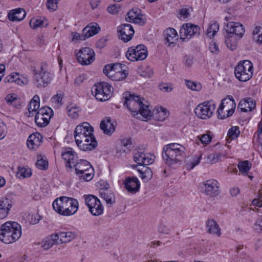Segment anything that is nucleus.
I'll use <instances>...</instances> for the list:
<instances>
[{"instance_id": "obj_45", "label": "nucleus", "mask_w": 262, "mask_h": 262, "mask_svg": "<svg viewBox=\"0 0 262 262\" xmlns=\"http://www.w3.org/2000/svg\"><path fill=\"white\" fill-rule=\"evenodd\" d=\"M186 86L189 89L193 91H200L202 88V85L199 83H196L190 80H186Z\"/></svg>"}, {"instance_id": "obj_36", "label": "nucleus", "mask_w": 262, "mask_h": 262, "mask_svg": "<svg viewBox=\"0 0 262 262\" xmlns=\"http://www.w3.org/2000/svg\"><path fill=\"white\" fill-rule=\"evenodd\" d=\"M140 177L144 182H148L152 177V172L150 168L143 166L141 169H137Z\"/></svg>"}, {"instance_id": "obj_22", "label": "nucleus", "mask_w": 262, "mask_h": 262, "mask_svg": "<svg viewBox=\"0 0 262 262\" xmlns=\"http://www.w3.org/2000/svg\"><path fill=\"white\" fill-rule=\"evenodd\" d=\"M12 206V201L8 198L0 199V219H4L8 216Z\"/></svg>"}, {"instance_id": "obj_40", "label": "nucleus", "mask_w": 262, "mask_h": 262, "mask_svg": "<svg viewBox=\"0 0 262 262\" xmlns=\"http://www.w3.org/2000/svg\"><path fill=\"white\" fill-rule=\"evenodd\" d=\"M219 29V24L216 22L213 23L208 26L206 30V35L208 37L211 38L215 35L216 33L218 31Z\"/></svg>"}, {"instance_id": "obj_5", "label": "nucleus", "mask_w": 262, "mask_h": 262, "mask_svg": "<svg viewBox=\"0 0 262 262\" xmlns=\"http://www.w3.org/2000/svg\"><path fill=\"white\" fill-rule=\"evenodd\" d=\"M21 227L15 222H7L1 227L0 240L7 244L15 242L21 236Z\"/></svg>"}, {"instance_id": "obj_48", "label": "nucleus", "mask_w": 262, "mask_h": 262, "mask_svg": "<svg viewBox=\"0 0 262 262\" xmlns=\"http://www.w3.org/2000/svg\"><path fill=\"white\" fill-rule=\"evenodd\" d=\"M42 24L43 21L40 18H33L30 21V26L32 28L34 29L40 27L42 25Z\"/></svg>"}, {"instance_id": "obj_51", "label": "nucleus", "mask_w": 262, "mask_h": 262, "mask_svg": "<svg viewBox=\"0 0 262 262\" xmlns=\"http://www.w3.org/2000/svg\"><path fill=\"white\" fill-rule=\"evenodd\" d=\"M189 16V13L188 9L186 8H183L179 10L178 17L181 19L184 20L187 18Z\"/></svg>"}, {"instance_id": "obj_15", "label": "nucleus", "mask_w": 262, "mask_h": 262, "mask_svg": "<svg viewBox=\"0 0 262 262\" xmlns=\"http://www.w3.org/2000/svg\"><path fill=\"white\" fill-rule=\"evenodd\" d=\"M200 29L197 25L187 23L184 24L180 29V37L183 41L189 40L192 37L200 34Z\"/></svg>"}, {"instance_id": "obj_33", "label": "nucleus", "mask_w": 262, "mask_h": 262, "mask_svg": "<svg viewBox=\"0 0 262 262\" xmlns=\"http://www.w3.org/2000/svg\"><path fill=\"white\" fill-rule=\"evenodd\" d=\"M100 127L103 130V133L107 135H111L115 129V126L111 122L110 118L102 120L100 124Z\"/></svg>"}, {"instance_id": "obj_50", "label": "nucleus", "mask_w": 262, "mask_h": 262, "mask_svg": "<svg viewBox=\"0 0 262 262\" xmlns=\"http://www.w3.org/2000/svg\"><path fill=\"white\" fill-rule=\"evenodd\" d=\"M59 0H48L47 3L48 9L51 11H55L57 8V4Z\"/></svg>"}, {"instance_id": "obj_41", "label": "nucleus", "mask_w": 262, "mask_h": 262, "mask_svg": "<svg viewBox=\"0 0 262 262\" xmlns=\"http://www.w3.org/2000/svg\"><path fill=\"white\" fill-rule=\"evenodd\" d=\"M32 172L30 168L25 167H18L17 172V177L18 178H28L31 176Z\"/></svg>"}, {"instance_id": "obj_1", "label": "nucleus", "mask_w": 262, "mask_h": 262, "mask_svg": "<svg viewBox=\"0 0 262 262\" xmlns=\"http://www.w3.org/2000/svg\"><path fill=\"white\" fill-rule=\"evenodd\" d=\"M61 157L65 161L66 168H75L76 174L84 181H90L94 176V169L90 162L85 160H78L76 152L71 148H64Z\"/></svg>"}, {"instance_id": "obj_4", "label": "nucleus", "mask_w": 262, "mask_h": 262, "mask_svg": "<svg viewBox=\"0 0 262 262\" xmlns=\"http://www.w3.org/2000/svg\"><path fill=\"white\" fill-rule=\"evenodd\" d=\"M52 206L54 210L59 214L70 216L77 211L79 204L75 199L63 196L55 199Z\"/></svg>"}, {"instance_id": "obj_63", "label": "nucleus", "mask_w": 262, "mask_h": 262, "mask_svg": "<svg viewBox=\"0 0 262 262\" xmlns=\"http://www.w3.org/2000/svg\"><path fill=\"white\" fill-rule=\"evenodd\" d=\"M209 50L214 54H217L219 51V47L214 42H212L209 46Z\"/></svg>"}, {"instance_id": "obj_43", "label": "nucleus", "mask_w": 262, "mask_h": 262, "mask_svg": "<svg viewBox=\"0 0 262 262\" xmlns=\"http://www.w3.org/2000/svg\"><path fill=\"white\" fill-rule=\"evenodd\" d=\"M240 134L239 128L237 126H232L228 130L227 136L228 138L233 140L237 138Z\"/></svg>"}, {"instance_id": "obj_26", "label": "nucleus", "mask_w": 262, "mask_h": 262, "mask_svg": "<svg viewBox=\"0 0 262 262\" xmlns=\"http://www.w3.org/2000/svg\"><path fill=\"white\" fill-rule=\"evenodd\" d=\"M42 136L40 134L36 133L29 136L27 140V146L32 150H36L40 145Z\"/></svg>"}, {"instance_id": "obj_53", "label": "nucleus", "mask_w": 262, "mask_h": 262, "mask_svg": "<svg viewBox=\"0 0 262 262\" xmlns=\"http://www.w3.org/2000/svg\"><path fill=\"white\" fill-rule=\"evenodd\" d=\"M221 157V154L220 153L216 152L208 155V159L211 163H214L218 161V160L220 159Z\"/></svg>"}, {"instance_id": "obj_31", "label": "nucleus", "mask_w": 262, "mask_h": 262, "mask_svg": "<svg viewBox=\"0 0 262 262\" xmlns=\"http://www.w3.org/2000/svg\"><path fill=\"white\" fill-rule=\"evenodd\" d=\"M60 244L58 234L56 233L45 238L42 242V247L45 250H48L54 245Z\"/></svg>"}, {"instance_id": "obj_28", "label": "nucleus", "mask_w": 262, "mask_h": 262, "mask_svg": "<svg viewBox=\"0 0 262 262\" xmlns=\"http://www.w3.org/2000/svg\"><path fill=\"white\" fill-rule=\"evenodd\" d=\"M255 101L251 98L248 97L241 100L238 108L243 112H250L255 107Z\"/></svg>"}, {"instance_id": "obj_13", "label": "nucleus", "mask_w": 262, "mask_h": 262, "mask_svg": "<svg viewBox=\"0 0 262 262\" xmlns=\"http://www.w3.org/2000/svg\"><path fill=\"white\" fill-rule=\"evenodd\" d=\"M215 108L213 101H205L199 104L195 109V115L202 119H207L210 118Z\"/></svg>"}, {"instance_id": "obj_14", "label": "nucleus", "mask_w": 262, "mask_h": 262, "mask_svg": "<svg viewBox=\"0 0 262 262\" xmlns=\"http://www.w3.org/2000/svg\"><path fill=\"white\" fill-rule=\"evenodd\" d=\"M53 115V110L49 107L44 106L39 108L35 115V122L39 127H45L50 122Z\"/></svg>"}, {"instance_id": "obj_29", "label": "nucleus", "mask_w": 262, "mask_h": 262, "mask_svg": "<svg viewBox=\"0 0 262 262\" xmlns=\"http://www.w3.org/2000/svg\"><path fill=\"white\" fill-rule=\"evenodd\" d=\"M40 105V99L38 95H35L31 99L28 106V112L26 113L28 117L33 116L34 113H36L39 110Z\"/></svg>"}, {"instance_id": "obj_25", "label": "nucleus", "mask_w": 262, "mask_h": 262, "mask_svg": "<svg viewBox=\"0 0 262 262\" xmlns=\"http://www.w3.org/2000/svg\"><path fill=\"white\" fill-rule=\"evenodd\" d=\"M165 37V43L170 46L171 45H175L178 39V35L175 29L169 28L166 29L164 32Z\"/></svg>"}, {"instance_id": "obj_16", "label": "nucleus", "mask_w": 262, "mask_h": 262, "mask_svg": "<svg viewBox=\"0 0 262 262\" xmlns=\"http://www.w3.org/2000/svg\"><path fill=\"white\" fill-rule=\"evenodd\" d=\"M78 62L82 65H89L95 60V53L93 49L88 48H82L77 54Z\"/></svg>"}, {"instance_id": "obj_64", "label": "nucleus", "mask_w": 262, "mask_h": 262, "mask_svg": "<svg viewBox=\"0 0 262 262\" xmlns=\"http://www.w3.org/2000/svg\"><path fill=\"white\" fill-rule=\"evenodd\" d=\"M183 61L185 65L189 67L193 63V57L191 56L186 55L184 57Z\"/></svg>"}, {"instance_id": "obj_44", "label": "nucleus", "mask_w": 262, "mask_h": 262, "mask_svg": "<svg viewBox=\"0 0 262 262\" xmlns=\"http://www.w3.org/2000/svg\"><path fill=\"white\" fill-rule=\"evenodd\" d=\"M157 118L160 121H163L168 116L169 112L165 108L160 107L156 110Z\"/></svg>"}, {"instance_id": "obj_49", "label": "nucleus", "mask_w": 262, "mask_h": 262, "mask_svg": "<svg viewBox=\"0 0 262 262\" xmlns=\"http://www.w3.org/2000/svg\"><path fill=\"white\" fill-rule=\"evenodd\" d=\"M232 35H228L225 39V43L227 47L231 50H234L236 48V42L235 41L232 42L231 40Z\"/></svg>"}, {"instance_id": "obj_7", "label": "nucleus", "mask_w": 262, "mask_h": 262, "mask_svg": "<svg viewBox=\"0 0 262 262\" xmlns=\"http://www.w3.org/2000/svg\"><path fill=\"white\" fill-rule=\"evenodd\" d=\"M253 64L250 61H241L234 69L235 76L241 81H247L250 79L253 75Z\"/></svg>"}, {"instance_id": "obj_37", "label": "nucleus", "mask_w": 262, "mask_h": 262, "mask_svg": "<svg viewBox=\"0 0 262 262\" xmlns=\"http://www.w3.org/2000/svg\"><path fill=\"white\" fill-rule=\"evenodd\" d=\"M114 71V72H126L122 69V65L119 63H116L113 64H108L103 68V71L105 75H107L109 72Z\"/></svg>"}, {"instance_id": "obj_62", "label": "nucleus", "mask_w": 262, "mask_h": 262, "mask_svg": "<svg viewBox=\"0 0 262 262\" xmlns=\"http://www.w3.org/2000/svg\"><path fill=\"white\" fill-rule=\"evenodd\" d=\"M16 99V96L14 94H9L5 98V100L8 104H12Z\"/></svg>"}, {"instance_id": "obj_10", "label": "nucleus", "mask_w": 262, "mask_h": 262, "mask_svg": "<svg viewBox=\"0 0 262 262\" xmlns=\"http://www.w3.org/2000/svg\"><path fill=\"white\" fill-rule=\"evenodd\" d=\"M146 47L143 45H139L129 48L126 53V58L131 61L143 60L147 56Z\"/></svg>"}, {"instance_id": "obj_56", "label": "nucleus", "mask_w": 262, "mask_h": 262, "mask_svg": "<svg viewBox=\"0 0 262 262\" xmlns=\"http://www.w3.org/2000/svg\"><path fill=\"white\" fill-rule=\"evenodd\" d=\"M120 8V7L119 5L115 4L114 5L109 6L107 8V11L111 14H115L118 12Z\"/></svg>"}, {"instance_id": "obj_19", "label": "nucleus", "mask_w": 262, "mask_h": 262, "mask_svg": "<svg viewBox=\"0 0 262 262\" xmlns=\"http://www.w3.org/2000/svg\"><path fill=\"white\" fill-rule=\"evenodd\" d=\"M205 193L211 197L217 196L220 193L219 183L214 179L208 180L204 183Z\"/></svg>"}, {"instance_id": "obj_42", "label": "nucleus", "mask_w": 262, "mask_h": 262, "mask_svg": "<svg viewBox=\"0 0 262 262\" xmlns=\"http://www.w3.org/2000/svg\"><path fill=\"white\" fill-rule=\"evenodd\" d=\"M251 167V164L248 161H244L239 162L238 164V168L239 172L243 174H247Z\"/></svg>"}, {"instance_id": "obj_3", "label": "nucleus", "mask_w": 262, "mask_h": 262, "mask_svg": "<svg viewBox=\"0 0 262 262\" xmlns=\"http://www.w3.org/2000/svg\"><path fill=\"white\" fill-rule=\"evenodd\" d=\"M185 148L178 143H170L164 146L162 157L165 164L176 168L181 164L185 154Z\"/></svg>"}, {"instance_id": "obj_55", "label": "nucleus", "mask_w": 262, "mask_h": 262, "mask_svg": "<svg viewBox=\"0 0 262 262\" xmlns=\"http://www.w3.org/2000/svg\"><path fill=\"white\" fill-rule=\"evenodd\" d=\"M41 220L40 216L38 214H32L29 216V222L31 224H37Z\"/></svg>"}, {"instance_id": "obj_60", "label": "nucleus", "mask_w": 262, "mask_h": 262, "mask_svg": "<svg viewBox=\"0 0 262 262\" xmlns=\"http://www.w3.org/2000/svg\"><path fill=\"white\" fill-rule=\"evenodd\" d=\"M160 233L168 234L170 233V229L165 225L161 224L158 227Z\"/></svg>"}, {"instance_id": "obj_57", "label": "nucleus", "mask_w": 262, "mask_h": 262, "mask_svg": "<svg viewBox=\"0 0 262 262\" xmlns=\"http://www.w3.org/2000/svg\"><path fill=\"white\" fill-rule=\"evenodd\" d=\"M6 126L0 119V140L3 139L6 135Z\"/></svg>"}, {"instance_id": "obj_11", "label": "nucleus", "mask_w": 262, "mask_h": 262, "mask_svg": "<svg viewBox=\"0 0 262 262\" xmlns=\"http://www.w3.org/2000/svg\"><path fill=\"white\" fill-rule=\"evenodd\" d=\"M76 143L80 149L83 151H91L96 147L97 142L94 136L88 135L74 137Z\"/></svg>"}, {"instance_id": "obj_21", "label": "nucleus", "mask_w": 262, "mask_h": 262, "mask_svg": "<svg viewBox=\"0 0 262 262\" xmlns=\"http://www.w3.org/2000/svg\"><path fill=\"white\" fill-rule=\"evenodd\" d=\"M245 29L241 24L236 22H230L226 26V32L228 35L234 34L239 38L243 37L245 33Z\"/></svg>"}, {"instance_id": "obj_30", "label": "nucleus", "mask_w": 262, "mask_h": 262, "mask_svg": "<svg viewBox=\"0 0 262 262\" xmlns=\"http://www.w3.org/2000/svg\"><path fill=\"white\" fill-rule=\"evenodd\" d=\"M26 14L25 10L19 8L10 11L8 14V17L11 21H20L24 19Z\"/></svg>"}, {"instance_id": "obj_35", "label": "nucleus", "mask_w": 262, "mask_h": 262, "mask_svg": "<svg viewBox=\"0 0 262 262\" xmlns=\"http://www.w3.org/2000/svg\"><path fill=\"white\" fill-rule=\"evenodd\" d=\"M58 234L59 241L60 244L68 243L75 239L77 234L74 232H60Z\"/></svg>"}, {"instance_id": "obj_52", "label": "nucleus", "mask_w": 262, "mask_h": 262, "mask_svg": "<svg viewBox=\"0 0 262 262\" xmlns=\"http://www.w3.org/2000/svg\"><path fill=\"white\" fill-rule=\"evenodd\" d=\"M198 138H199L201 142L205 145H207L210 143L212 140V137L208 134L203 135L200 137H198Z\"/></svg>"}, {"instance_id": "obj_32", "label": "nucleus", "mask_w": 262, "mask_h": 262, "mask_svg": "<svg viewBox=\"0 0 262 262\" xmlns=\"http://www.w3.org/2000/svg\"><path fill=\"white\" fill-rule=\"evenodd\" d=\"M207 231L210 234L220 236L221 229L217 222L213 219H208L206 222Z\"/></svg>"}, {"instance_id": "obj_6", "label": "nucleus", "mask_w": 262, "mask_h": 262, "mask_svg": "<svg viewBox=\"0 0 262 262\" xmlns=\"http://www.w3.org/2000/svg\"><path fill=\"white\" fill-rule=\"evenodd\" d=\"M31 71L33 73V79L37 88L46 87L50 82L51 76L48 71V65L41 62L38 66H32Z\"/></svg>"}, {"instance_id": "obj_23", "label": "nucleus", "mask_w": 262, "mask_h": 262, "mask_svg": "<svg viewBox=\"0 0 262 262\" xmlns=\"http://www.w3.org/2000/svg\"><path fill=\"white\" fill-rule=\"evenodd\" d=\"M93 128L88 122H83L76 127L74 137L92 135Z\"/></svg>"}, {"instance_id": "obj_46", "label": "nucleus", "mask_w": 262, "mask_h": 262, "mask_svg": "<svg viewBox=\"0 0 262 262\" xmlns=\"http://www.w3.org/2000/svg\"><path fill=\"white\" fill-rule=\"evenodd\" d=\"M80 109L78 107H72L68 110V116L73 118H77L79 116Z\"/></svg>"}, {"instance_id": "obj_34", "label": "nucleus", "mask_w": 262, "mask_h": 262, "mask_svg": "<svg viewBox=\"0 0 262 262\" xmlns=\"http://www.w3.org/2000/svg\"><path fill=\"white\" fill-rule=\"evenodd\" d=\"M132 148L131 138H123L121 140V145L117 149V152L121 154L128 152Z\"/></svg>"}, {"instance_id": "obj_61", "label": "nucleus", "mask_w": 262, "mask_h": 262, "mask_svg": "<svg viewBox=\"0 0 262 262\" xmlns=\"http://www.w3.org/2000/svg\"><path fill=\"white\" fill-rule=\"evenodd\" d=\"M200 163V159L198 158L196 160H193L190 163H188L186 164V168L188 170L192 169L196 165Z\"/></svg>"}, {"instance_id": "obj_54", "label": "nucleus", "mask_w": 262, "mask_h": 262, "mask_svg": "<svg viewBox=\"0 0 262 262\" xmlns=\"http://www.w3.org/2000/svg\"><path fill=\"white\" fill-rule=\"evenodd\" d=\"M254 229L257 232L262 231V216L258 217L254 225Z\"/></svg>"}, {"instance_id": "obj_27", "label": "nucleus", "mask_w": 262, "mask_h": 262, "mask_svg": "<svg viewBox=\"0 0 262 262\" xmlns=\"http://www.w3.org/2000/svg\"><path fill=\"white\" fill-rule=\"evenodd\" d=\"M100 197L104 200L107 206H111L115 202V195L113 192L108 189H101L99 191Z\"/></svg>"}, {"instance_id": "obj_12", "label": "nucleus", "mask_w": 262, "mask_h": 262, "mask_svg": "<svg viewBox=\"0 0 262 262\" xmlns=\"http://www.w3.org/2000/svg\"><path fill=\"white\" fill-rule=\"evenodd\" d=\"M85 205L93 215L99 216L103 213V207L99 199L94 195H84Z\"/></svg>"}, {"instance_id": "obj_47", "label": "nucleus", "mask_w": 262, "mask_h": 262, "mask_svg": "<svg viewBox=\"0 0 262 262\" xmlns=\"http://www.w3.org/2000/svg\"><path fill=\"white\" fill-rule=\"evenodd\" d=\"M36 166L39 169H46L48 167V162L42 158L38 159L36 163Z\"/></svg>"}, {"instance_id": "obj_8", "label": "nucleus", "mask_w": 262, "mask_h": 262, "mask_svg": "<svg viewBox=\"0 0 262 262\" xmlns=\"http://www.w3.org/2000/svg\"><path fill=\"white\" fill-rule=\"evenodd\" d=\"M113 88L109 83L105 82L95 84L92 89V92L95 98L100 101L108 100L112 96Z\"/></svg>"}, {"instance_id": "obj_24", "label": "nucleus", "mask_w": 262, "mask_h": 262, "mask_svg": "<svg viewBox=\"0 0 262 262\" xmlns=\"http://www.w3.org/2000/svg\"><path fill=\"white\" fill-rule=\"evenodd\" d=\"M124 184L127 191L132 193L136 192L139 190L140 188V182L138 179L135 177L126 178Z\"/></svg>"}, {"instance_id": "obj_20", "label": "nucleus", "mask_w": 262, "mask_h": 262, "mask_svg": "<svg viewBox=\"0 0 262 262\" xmlns=\"http://www.w3.org/2000/svg\"><path fill=\"white\" fill-rule=\"evenodd\" d=\"M134 160L139 165H148L152 164L155 160V157L149 154H145L139 151H135Z\"/></svg>"}, {"instance_id": "obj_39", "label": "nucleus", "mask_w": 262, "mask_h": 262, "mask_svg": "<svg viewBox=\"0 0 262 262\" xmlns=\"http://www.w3.org/2000/svg\"><path fill=\"white\" fill-rule=\"evenodd\" d=\"M253 38L258 43H262V27L256 26L253 30Z\"/></svg>"}, {"instance_id": "obj_2", "label": "nucleus", "mask_w": 262, "mask_h": 262, "mask_svg": "<svg viewBox=\"0 0 262 262\" xmlns=\"http://www.w3.org/2000/svg\"><path fill=\"white\" fill-rule=\"evenodd\" d=\"M124 99V104L126 105L128 110L133 115L137 118L141 116L148 119L152 115V112L147 104L143 102L144 99L140 98L139 96L132 95L129 92L123 94Z\"/></svg>"}, {"instance_id": "obj_59", "label": "nucleus", "mask_w": 262, "mask_h": 262, "mask_svg": "<svg viewBox=\"0 0 262 262\" xmlns=\"http://www.w3.org/2000/svg\"><path fill=\"white\" fill-rule=\"evenodd\" d=\"M160 89L164 92H169L172 90L171 84L167 83L161 84L159 85Z\"/></svg>"}, {"instance_id": "obj_17", "label": "nucleus", "mask_w": 262, "mask_h": 262, "mask_svg": "<svg viewBox=\"0 0 262 262\" xmlns=\"http://www.w3.org/2000/svg\"><path fill=\"white\" fill-rule=\"evenodd\" d=\"M119 37L124 42H127L133 38L135 31L130 24H122L118 27Z\"/></svg>"}, {"instance_id": "obj_9", "label": "nucleus", "mask_w": 262, "mask_h": 262, "mask_svg": "<svg viewBox=\"0 0 262 262\" xmlns=\"http://www.w3.org/2000/svg\"><path fill=\"white\" fill-rule=\"evenodd\" d=\"M236 107L235 102L231 96L223 99L217 110L218 118L224 119L231 116L234 112Z\"/></svg>"}, {"instance_id": "obj_38", "label": "nucleus", "mask_w": 262, "mask_h": 262, "mask_svg": "<svg viewBox=\"0 0 262 262\" xmlns=\"http://www.w3.org/2000/svg\"><path fill=\"white\" fill-rule=\"evenodd\" d=\"M110 79L114 81H120L124 80L127 75L126 72H114V71L109 72L108 74L106 75Z\"/></svg>"}, {"instance_id": "obj_58", "label": "nucleus", "mask_w": 262, "mask_h": 262, "mask_svg": "<svg viewBox=\"0 0 262 262\" xmlns=\"http://www.w3.org/2000/svg\"><path fill=\"white\" fill-rule=\"evenodd\" d=\"M83 35L84 37L85 38V39L86 38H88L93 35H94V33L91 32V30H90V26L88 25L86 27H85L83 30Z\"/></svg>"}, {"instance_id": "obj_18", "label": "nucleus", "mask_w": 262, "mask_h": 262, "mask_svg": "<svg viewBox=\"0 0 262 262\" xmlns=\"http://www.w3.org/2000/svg\"><path fill=\"white\" fill-rule=\"evenodd\" d=\"M126 20L127 21L139 24L143 26L145 23V18L144 16L141 14V10L137 8H134L130 10L126 15Z\"/></svg>"}]
</instances>
